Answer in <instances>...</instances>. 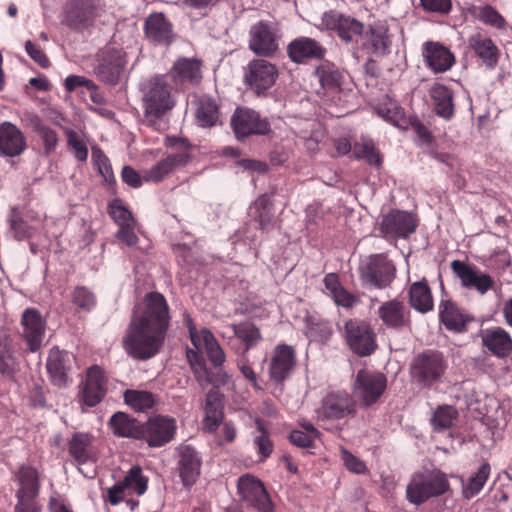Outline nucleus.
Masks as SVG:
<instances>
[{
    "mask_svg": "<svg viewBox=\"0 0 512 512\" xmlns=\"http://www.w3.org/2000/svg\"><path fill=\"white\" fill-rule=\"evenodd\" d=\"M170 309L165 297L150 292L143 307L133 312L122 338L126 354L138 361L149 360L162 350L170 327Z\"/></svg>",
    "mask_w": 512,
    "mask_h": 512,
    "instance_id": "1",
    "label": "nucleus"
},
{
    "mask_svg": "<svg viewBox=\"0 0 512 512\" xmlns=\"http://www.w3.org/2000/svg\"><path fill=\"white\" fill-rule=\"evenodd\" d=\"M143 108L142 122L160 131L166 125V117L176 105L174 90L166 76L157 75L141 84Z\"/></svg>",
    "mask_w": 512,
    "mask_h": 512,
    "instance_id": "2",
    "label": "nucleus"
},
{
    "mask_svg": "<svg viewBox=\"0 0 512 512\" xmlns=\"http://www.w3.org/2000/svg\"><path fill=\"white\" fill-rule=\"evenodd\" d=\"M447 368L448 363L443 352L437 349H426L412 358L409 374L413 383L431 388L442 379Z\"/></svg>",
    "mask_w": 512,
    "mask_h": 512,
    "instance_id": "3",
    "label": "nucleus"
},
{
    "mask_svg": "<svg viewBox=\"0 0 512 512\" xmlns=\"http://www.w3.org/2000/svg\"><path fill=\"white\" fill-rule=\"evenodd\" d=\"M450 489L447 476L440 471L417 473L407 486L406 494L410 503L420 505L429 498L443 495Z\"/></svg>",
    "mask_w": 512,
    "mask_h": 512,
    "instance_id": "4",
    "label": "nucleus"
},
{
    "mask_svg": "<svg viewBox=\"0 0 512 512\" xmlns=\"http://www.w3.org/2000/svg\"><path fill=\"white\" fill-rule=\"evenodd\" d=\"M343 335L350 350L360 357L373 354L377 348L376 334L366 320L348 319L344 323Z\"/></svg>",
    "mask_w": 512,
    "mask_h": 512,
    "instance_id": "5",
    "label": "nucleus"
},
{
    "mask_svg": "<svg viewBox=\"0 0 512 512\" xmlns=\"http://www.w3.org/2000/svg\"><path fill=\"white\" fill-rule=\"evenodd\" d=\"M68 455L79 468L95 465L101 454L99 440L89 432H75L67 442Z\"/></svg>",
    "mask_w": 512,
    "mask_h": 512,
    "instance_id": "6",
    "label": "nucleus"
},
{
    "mask_svg": "<svg viewBox=\"0 0 512 512\" xmlns=\"http://www.w3.org/2000/svg\"><path fill=\"white\" fill-rule=\"evenodd\" d=\"M277 67L268 60H251L244 68V82L257 95H264L278 78Z\"/></svg>",
    "mask_w": 512,
    "mask_h": 512,
    "instance_id": "7",
    "label": "nucleus"
},
{
    "mask_svg": "<svg viewBox=\"0 0 512 512\" xmlns=\"http://www.w3.org/2000/svg\"><path fill=\"white\" fill-rule=\"evenodd\" d=\"M248 47L258 56H273L279 49L277 25L267 21H259L252 25Z\"/></svg>",
    "mask_w": 512,
    "mask_h": 512,
    "instance_id": "8",
    "label": "nucleus"
},
{
    "mask_svg": "<svg viewBox=\"0 0 512 512\" xmlns=\"http://www.w3.org/2000/svg\"><path fill=\"white\" fill-rule=\"evenodd\" d=\"M296 365L295 348L285 343L276 345L268 361L269 379L276 384H283L292 375Z\"/></svg>",
    "mask_w": 512,
    "mask_h": 512,
    "instance_id": "9",
    "label": "nucleus"
},
{
    "mask_svg": "<svg viewBox=\"0 0 512 512\" xmlns=\"http://www.w3.org/2000/svg\"><path fill=\"white\" fill-rule=\"evenodd\" d=\"M387 387V378L381 372L361 369L357 372L354 382L356 394L365 407L375 404Z\"/></svg>",
    "mask_w": 512,
    "mask_h": 512,
    "instance_id": "10",
    "label": "nucleus"
},
{
    "mask_svg": "<svg viewBox=\"0 0 512 512\" xmlns=\"http://www.w3.org/2000/svg\"><path fill=\"white\" fill-rule=\"evenodd\" d=\"M148 487V478L143 475L139 465L132 466L123 480L115 483L107 490V501L115 506L122 502L131 492L143 495Z\"/></svg>",
    "mask_w": 512,
    "mask_h": 512,
    "instance_id": "11",
    "label": "nucleus"
},
{
    "mask_svg": "<svg viewBox=\"0 0 512 512\" xmlns=\"http://www.w3.org/2000/svg\"><path fill=\"white\" fill-rule=\"evenodd\" d=\"M356 414V401L344 390L332 391L322 400L319 410L320 420H340Z\"/></svg>",
    "mask_w": 512,
    "mask_h": 512,
    "instance_id": "12",
    "label": "nucleus"
},
{
    "mask_svg": "<svg viewBox=\"0 0 512 512\" xmlns=\"http://www.w3.org/2000/svg\"><path fill=\"white\" fill-rule=\"evenodd\" d=\"M241 500L260 512H272L273 504L263 483L250 474L242 475L237 482Z\"/></svg>",
    "mask_w": 512,
    "mask_h": 512,
    "instance_id": "13",
    "label": "nucleus"
},
{
    "mask_svg": "<svg viewBox=\"0 0 512 512\" xmlns=\"http://www.w3.org/2000/svg\"><path fill=\"white\" fill-rule=\"evenodd\" d=\"M176 429V420L173 417L155 415L143 423V437L140 440L145 441L150 447H161L174 438Z\"/></svg>",
    "mask_w": 512,
    "mask_h": 512,
    "instance_id": "14",
    "label": "nucleus"
},
{
    "mask_svg": "<svg viewBox=\"0 0 512 512\" xmlns=\"http://www.w3.org/2000/svg\"><path fill=\"white\" fill-rule=\"evenodd\" d=\"M21 338L25 341L29 352L40 349L46 333V320L36 308H27L23 311L21 320Z\"/></svg>",
    "mask_w": 512,
    "mask_h": 512,
    "instance_id": "15",
    "label": "nucleus"
},
{
    "mask_svg": "<svg viewBox=\"0 0 512 512\" xmlns=\"http://www.w3.org/2000/svg\"><path fill=\"white\" fill-rule=\"evenodd\" d=\"M231 126L237 139L250 135H265L270 125L258 112L249 108H237L231 117Z\"/></svg>",
    "mask_w": 512,
    "mask_h": 512,
    "instance_id": "16",
    "label": "nucleus"
},
{
    "mask_svg": "<svg viewBox=\"0 0 512 512\" xmlns=\"http://www.w3.org/2000/svg\"><path fill=\"white\" fill-rule=\"evenodd\" d=\"M99 64L96 67L98 78L108 84H116L126 65V54L122 49L106 46L98 54Z\"/></svg>",
    "mask_w": 512,
    "mask_h": 512,
    "instance_id": "17",
    "label": "nucleus"
},
{
    "mask_svg": "<svg viewBox=\"0 0 512 512\" xmlns=\"http://www.w3.org/2000/svg\"><path fill=\"white\" fill-rule=\"evenodd\" d=\"M322 25L328 29L333 30L345 43H351L354 37L362 35L365 30V25L361 21L336 11H329L322 16Z\"/></svg>",
    "mask_w": 512,
    "mask_h": 512,
    "instance_id": "18",
    "label": "nucleus"
},
{
    "mask_svg": "<svg viewBox=\"0 0 512 512\" xmlns=\"http://www.w3.org/2000/svg\"><path fill=\"white\" fill-rule=\"evenodd\" d=\"M418 225L416 217L401 210H393L384 215L380 223V231L385 238L406 239Z\"/></svg>",
    "mask_w": 512,
    "mask_h": 512,
    "instance_id": "19",
    "label": "nucleus"
},
{
    "mask_svg": "<svg viewBox=\"0 0 512 512\" xmlns=\"http://www.w3.org/2000/svg\"><path fill=\"white\" fill-rule=\"evenodd\" d=\"M451 268L463 287L475 290L480 295L486 294L494 286L493 278L488 274L482 273L473 265L460 260H454L451 263Z\"/></svg>",
    "mask_w": 512,
    "mask_h": 512,
    "instance_id": "20",
    "label": "nucleus"
},
{
    "mask_svg": "<svg viewBox=\"0 0 512 512\" xmlns=\"http://www.w3.org/2000/svg\"><path fill=\"white\" fill-rule=\"evenodd\" d=\"M391 44L388 25L382 21L369 25L368 30L362 35V49L376 57L389 54Z\"/></svg>",
    "mask_w": 512,
    "mask_h": 512,
    "instance_id": "21",
    "label": "nucleus"
},
{
    "mask_svg": "<svg viewBox=\"0 0 512 512\" xmlns=\"http://www.w3.org/2000/svg\"><path fill=\"white\" fill-rule=\"evenodd\" d=\"M178 471L184 487H192L200 476L202 459L199 452L191 445L178 448Z\"/></svg>",
    "mask_w": 512,
    "mask_h": 512,
    "instance_id": "22",
    "label": "nucleus"
},
{
    "mask_svg": "<svg viewBox=\"0 0 512 512\" xmlns=\"http://www.w3.org/2000/svg\"><path fill=\"white\" fill-rule=\"evenodd\" d=\"M325 54L326 49L318 41L309 37H298L287 46L289 59L297 64H305L314 59H322Z\"/></svg>",
    "mask_w": 512,
    "mask_h": 512,
    "instance_id": "23",
    "label": "nucleus"
},
{
    "mask_svg": "<svg viewBox=\"0 0 512 512\" xmlns=\"http://www.w3.org/2000/svg\"><path fill=\"white\" fill-rule=\"evenodd\" d=\"M106 393V379L104 371L98 365H93L87 370L81 399L89 407H94L101 402Z\"/></svg>",
    "mask_w": 512,
    "mask_h": 512,
    "instance_id": "24",
    "label": "nucleus"
},
{
    "mask_svg": "<svg viewBox=\"0 0 512 512\" xmlns=\"http://www.w3.org/2000/svg\"><path fill=\"white\" fill-rule=\"evenodd\" d=\"M72 355L58 347L50 349L46 369L51 379V382L58 387H65L68 384L69 377L68 371L71 367Z\"/></svg>",
    "mask_w": 512,
    "mask_h": 512,
    "instance_id": "25",
    "label": "nucleus"
},
{
    "mask_svg": "<svg viewBox=\"0 0 512 512\" xmlns=\"http://www.w3.org/2000/svg\"><path fill=\"white\" fill-rule=\"evenodd\" d=\"M26 149V138L23 132L13 123H0V154L15 157Z\"/></svg>",
    "mask_w": 512,
    "mask_h": 512,
    "instance_id": "26",
    "label": "nucleus"
},
{
    "mask_svg": "<svg viewBox=\"0 0 512 512\" xmlns=\"http://www.w3.org/2000/svg\"><path fill=\"white\" fill-rule=\"evenodd\" d=\"M377 314L387 328L402 329L410 324L409 310L402 301L397 299L382 303Z\"/></svg>",
    "mask_w": 512,
    "mask_h": 512,
    "instance_id": "27",
    "label": "nucleus"
},
{
    "mask_svg": "<svg viewBox=\"0 0 512 512\" xmlns=\"http://www.w3.org/2000/svg\"><path fill=\"white\" fill-rule=\"evenodd\" d=\"M200 349H187L186 355L190 367L193 371L194 377L200 386L206 387L211 384L214 387H219L226 382V375L222 372L216 374L211 373L207 367Z\"/></svg>",
    "mask_w": 512,
    "mask_h": 512,
    "instance_id": "28",
    "label": "nucleus"
},
{
    "mask_svg": "<svg viewBox=\"0 0 512 512\" xmlns=\"http://www.w3.org/2000/svg\"><path fill=\"white\" fill-rule=\"evenodd\" d=\"M369 259V263L360 267L362 279L378 288L386 287L393 278L394 268L384 261L385 258Z\"/></svg>",
    "mask_w": 512,
    "mask_h": 512,
    "instance_id": "29",
    "label": "nucleus"
},
{
    "mask_svg": "<svg viewBox=\"0 0 512 512\" xmlns=\"http://www.w3.org/2000/svg\"><path fill=\"white\" fill-rule=\"evenodd\" d=\"M146 37L157 44L168 45L172 42L174 33L172 24L163 13H152L145 20Z\"/></svg>",
    "mask_w": 512,
    "mask_h": 512,
    "instance_id": "30",
    "label": "nucleus"
},
{
    "mask_svg": "<svg viewBox=\"0 0 512 512\" xmlns=\"http://www.w3.org/2000/svg\"><path fill=\"white\" fill-rule=\"evenodd\" d=\"M468 44L488 68L493 69L497 65L500 52L487 35L476 32L468 38Z\"/></svg>",
    "mask_w": 512,
    "mask_h": 512,
    "instance_id": "31",
    "label": "nucleus"
},
{
    "mask_svg": "<svg viewBox=\"0 0 512 512\" xmlns=\"http://www.w3.org/2000/svg\"><path fill=\"white\" fill-rule=\"evenodd\" d=\"M95 14V6L87 0H71L65 9L64 22L73 29L88 25Z\"/></svg>",
    "mask_w": 512,
    "mask_h": 512,
    "instance_id": "32",
    "label": "nucleus"
},
{
    "mask_svg": "<svg viewBox=\"0 0 512 512\" xmlns=\"http://www.w3.org/2000/svg\"><path fill=\"white\" fill-rule=\"evenodd\" d=\"M423 55L428 67L436 73L449 70L455 62L450 50L437 42H427Z\"/></svg>",
    "mask_w": 512,
    "mask_h": 512,
    "instance_id": "33",
    "label": "nucleus"
},
{
    "mask_svg": "<svg viewBox=\"0 0 512 512\" xmlns=\"http://www.w3.org/2000/svg\"><path fill=\"white\" fill-rule=\"evenodd\" d=\"M222 395L212 389L207 393L204 407L205 417L203 428L209 433H215L224 418Z\"/></svg>",
    "mask_w": 512,
    "mask_h": 512,
    "instance_id": "34",
    "label": "nucleus"
},
{
    "mask_svg": "<svg viewBox=\"0 0 512 512\" xmlns=\"http://www.w3.org/2000/svg\"><path fill=\"white\" fill-rule=\"evenodd\" d=\"M109 426L117 437L140 440L143 437V423L124 412H116L109 420Z\"/></svg>",
    "mask_w": 512,
    "mask_h": 512,
    "instance_id": "35",
    "label": "nucleus"
},
{
    "mask_svg": "<svg viewBox=\"0 0 512 512\" xmlns=\"http://www.w3.org/2000/svg\"><path fill=\"white\" fill-rule=\"evenodd\" d=\"M188 159L189 155L186 152L168 155L144 172V180L146 182H160L176 167L185 165Z\"/></svg>",
    "mask_w": 512,
    "mask_h": 512,
    "instance_id": "36",
    "label": "nucleus"
},
{
    "mask_svg": "<svg viewBox=\"0 0 512 512\" xmlns=\"http://www.w3.org/2000/svg\"><path fill=\"white\" fill-rule=\"evenodd\" d=\"M483 345L499 358L507 357L512 351L510 335L500 327L487 329L482 336Z\"/></svg>",
    "mask_w": 512,
    "mask_h": 512,
    "instance_id": "37",
    "label": "nucleus"
},
{
    "mask_svg": "<svg viewBox=\"0 0 512 512\" xmlns=\"http://www.w3.org/2000/svg\"><path fill=\"white\" fill-rule=\"evenodd\" d=\"M440 319L447 330L457 333L467 331V325L473 320L472 317L463 313L454 303L446 302L440 311Z\"/></svg>",
    "mask_w": 512,
    "mask_h": 512,
    "instance_id": "38",
    "label": "nucleus"
},
{
    "mask_svg": "<svg viewBox=\"0 0 512 512\" xmlns=\"http://www.w3.org/2000/svg\"><path fill=\"white\" fill-rule=\"evenodd\" d=\"M436 114L446 120L454 115L452 92L444 85L435 84L430 89Z\"/></svg>",
    "mask_w": 512,
    "mask_h": 512,
    "instance_id": "39",
    "label": "nucleus"
},
{
    "mask_svg": "<svg viewBox=\"0 0 512 512\" xmlns=\"http://www.w3.org/2000/svg\"><path fill=\"white\" fill-rule=\"evenodd\" d=\"M319 83L323 89L337 90L340 89L344 82L343 73L331 62H324L315 70Z\"/></svg>",
    "mask_w": 512,
    "mask_h": 512,
    "instance_id": "40",
    "label": "nucleus"
},
{
    "mask_svg": "<svg viewBox=\"0 0 512 512\" xmlns=\"http://www.w3.org/2000/svg\"><path fill=\"white\" fill-rule=\"evenodd\" d=\"M409 302L415 310L421 313H426L433 309V298L427 283L415 282L411 285Z\"/></svg>",
    "mask_w": 512,
    "mask_h": 512,
    "instance_id": "41",
    "label": "nucleus"
},
{
    "mask_svg": "<svg viewBox=\"0 0 512 512\" xmlns=\"http://www.w3.org/2000/svg\"><path fill=\"white\" fill-rule=\"evenodd\" d=\"M19 489L16 494L38 495L40 490L39 473L31 466H21L16 474Z\"/></svg>",
    "mask_w": 512,
    "mask_h": 512,
    "instance_id": "42",
    "label": "nucleus"
},
{
    "mask_svg": "<svg viewBox=\"0 0 512 512\" xmlns=\"http://www.w3.org/2000/svg\"><path fill=\"white\" fill-rule=\"evenodd\" d=\"M235 336L244 343V353L255 347L261 340L259 328L252 322L244 321L231 326Z\"/></svg>",
    "mask_w": 512,
    "mask_h": 512,
    "instance_id": "43",
    "label": "nucleus"
},
{
    "mask_svg": "<svg viewBox=\"0 0 512 512\" xmlns=\"http://www.w3.org/2000/svg\"><path fill=\"white\" fill-rule=\"evenodd\" d=\"M334 331L332 324L325 319L309 317L306 321V335L311 340L325 344L327 343Z\"/></svg>",
    "mask_w": 512,
    "mask_h": 512,
    "instance_id": "44",
    "label": "nucleus"
},
{
    "mask_svg": "<svg viewBox=\"0 0 512 512\" xmlns=\"http://www.w3.org/2000/svg\"><path fill=\"white\" fill-rule=\"evenodd\" d=\"M256 431L253 436V445L256 449L258 459L264 462L274 451V443L271 440L269 431L265 428L264 423L258 419L256 421Z\"/></svg>",
    "mask_w": 512,
    "mask_h": 512,
    "instance_id": "45",
    "label": "nucleus"
},
{
    "mask_svg": "<svg viewBox=\"0 0 512 512\" xmlns=\"http://www.w3.org/2000/svg\"><path fill=\"white\" fill-rule=\"evenodd\" d=\"M197 123L202 127L214 126L219 120V111L215 101L209 97H201L196 109Z\"/></svg>",
    "mask_w": 512,
    "mask_h": 512,
    "instance_id": "46",
    "label": "nucleus"
},
{
    "mask_svg": "<svg viewBox=\"0 0 512 512\" xmlns=\"http://www.w3.org/2000/svg\"><path fill=\"white\" fill-rule=\"evenodd\" d=\"M175 77L180 81L198 82L201 79V64L196 59L183 58L174 64Z\"/></svg>",
    "mask_w": 512,
    "mask_h": 512,
    "instance_id": "47",
    "label": "nucleus"
},
{
    "mask_svg": "<svg viewBox=\"0 0 512 512\" xmlns=\"http://www.w3.org/2000/svg\"><path fill=\"white\" fill-rule=\"evenodd\" d=\"M14 353L11 342L0 341V375L9 379H14L19 370Z\"/></svg>",
    "mask_w": 512,
    "mask_h": 512,
    "instance_id": "48",
    "label": "nucleus"
},
{
    "mask_svg": "<svg viewBox=\"0 0 512 512\" xmlns=\"http://www.w3.org/2000/svg\"><path fill=\"white\" fill-rule=\"evenodd\" d=\"M124 400L136 412H145L154 407L155 395L148 391L126 390Z\"/></svg>",
    "mask_w": 512,
    "mask_h": 512,
    "instance_id": "49",
    "label": "nucleus"
},
{
    "mask_svg": "<svg viewBox=\"0 0 512 512\" xmlns=\"http://www.w3.org/2000/svg\"><path fill=\"white\" fill-rule=\"evenodd\" d=\"M9 226L10 233L19 241L29 239L36 230L33 225L28 224L27 220L24 219L22 213L16 207L11 209Z\"/></svg>",
    "mask_w": 512,
    "mask_h": 512,
    "instance_id": "50",
    "label": "nucleus"
},
{
    "mask_svg": "<svg viewBox=\"0 0 512 512\" xmlns=\"http://www.w3.org/2000/svg\"><path fill=\"white\" fill-rule=\"evenodd\" d=\"M352 156L358 160H365L368 164L376 167L381 164L379 152L370 139L362 138L355 142L352 148Z\"/></svg>",
    "mask_w": 512,
    "mask_h": 512,
    "instance_id": "51",
    "label": "nucleus"
},
{
    "mask_svg": "<svg viewBox=\"0 0 512 512\" xmlns=\"http://www.w3.org/2000/svg\"><path fill=\"white\" fill-rule=\"evenodd\" d=\"M202 347H204L207 357L215 367L223 365L225 362V353L213 333L208 329H202L201 348Z\"/></svg>",
    "mask_w": 512,
    "mask_h": 512,
    "instance_id": "52",
    "label": "nucleus"
},
{
    "mask_svg": "<svg viewBox=\"0 0 512 512\" xmlns=\"http://www.w3.org/2000/svg\"><path fill=\"white\" fill-rule=\"evenodd\" d=\"M251 210L254 220L258 222L262 230L268 231L273 227L272 206L266 197H259Z\"/></svg>",
    "mask_w": 512,
    "mask_h": 512,
    "instance_id": "53",
    "label": "nucleus"
},
{
    "mask_svg": "<svg viewBox=\"0 0 512 512\" xmlns=\"http://www.w3.org/2000/svg\"><path fill=\"white\" fill-rule=\"evenodd\" d=\"M490 471L491 467L489 463L484 462L481 464L477 472L469 477L463 488V494L466 498L474 497L482 490L490 475Z\"/></svg>",
    "mask_w": 512,
    "mask_h": 512,
    "instance_id": "54",
    "label": "nucleus"
},
{
    "mask_svg": "<svg viewBox=\"0 0 512 512\" xmlns=\"http://www.w3.org/2000/svg\"><path fill=\"white\" fill-rule=\"evenodd\" d=\"M458 417L457 410L450 405L439 406L433 413L431 424L436 431H443L452 427Z\"/></svg>",
    "mask_w": 512,
    "mask_h": 512,
    "instance_id": "55",
    "label": "nucleus"
},
{
    "mask_svg": "<svg viewBox=\"0 0 512 512\" xmlns=\"http://www.w3.org/2000/svg\"><path fill=\"white\" fill-rule=\"evenodd\" d=\"M108 213L114 222L120 227H128L129 225L135 224V220L128 210V208L124 205L123 201L115 198L111 200L108 204Z\"/></svg>",
    "mask_w": 512,
    "mask_h": 512,
    "instance_id": "56",
    "label": "nucleus"
},
{
    "mask_svg": "<svg viewBox=\"0 0 512 512\" xmlns=\"http://www.w3.org/2000/svg\"><path fill=\"white\" fill-rule=\"evenodd\" d=\"M475 16L485 25L499 30H504L506 28V20L491 5H485L477 8Z\"/></svg>",
    "mask_w": 512,
    "mask_h": 512,
    "instance_id": "57",
    "label": "nucleus"
},
{
    "mask_svg": "<svg viewBox=\"0 0 512 512\" xmlns=\"http://www.w3.org/2000/svg\"><path fill=\"white\" fill-rule=\"evenodd\" d=\"M377 114L388 122L397 124L403 117V110L397 103L386 97L383 102L376 107Z\"/></svg>",
    "mask_w": 512,
    "mask_h": 512,
    "instance_id": "58",
    "label": "nucleus"
},
{
    "mask_svg": "<svg viewBox=\"0 0 512 512\" xmlns=\"http://www.w3.org/2000/svg\"><path fill=\"white\" fill-rule=\"evenodd\" d=\"M92 161L105 181L110 182L114 179L110 161L98 146L92 147Z\"/></svg>",
    "mask_w": 512,
    "mask_h": 512,
    "instance_id": "59",
    "label": "nucleus"
},
{
    "mask_svg": "<svg viewBox=\"0 0 512 512\" xmlns=\"http://www.w3.org/2000/svg\"><path fill=\"white\" fill-rule=\"evenodd\" d=\"M72 302L79 309L90 311L96 305V298L87 287L77 286L72 292Z\"/></svg>",
    "mask_w": 512,
    "mask_h": 512,
    "instance_id": "60",
    "label": "nucleus"
},
{
    "mask_svg": "<svg viewBox=\"0 0 512 512\" xmlns=\"http://www.w3.org/2000/svg\"><path fill=\"white\" fill-rule=\"evenodd\" d=\"M65 134L67 136L68 146L73 150L75 158L81 162L86 161L88 158V149L84 141L74 130L66 129Z\"/></svg>",
    "mask_w": 512,
    "mask_h": 512,
    "instance_id": "61",
    "label": "nucleus"
},
{
    "mask_svg": "<svg viewBox=\"0 0 512 512\" xmlns=\"http://www.w3.org/2000/svg\"><path fill=\"white\" fill-rule=\"evenodd\" d=\"M340 452L341 459L348 471L355 474H366L368 472L366 464L346 448L341 447Z\"/></svg>",
    "mask_w": 512,
    "mask_h": 512,
    "instance_id": "62",
    "label": "nucleus"
},
{
    "mask_svg": "<svg viewBox=\"0 0 512 512\" xmlns=\"http://www.w3.org/2000/svg\"><path fill=\"white\" fill-rule=\"evenodd\" d=\"M331 297L333 298L336 305L342 306L347 309L353 308L360 301L358 296L350 293L344 287L337 291L336 293H334Z\"/></svg>",
    "mask_w": 512,
    "mask_h": 512,
    "instance_id": "63",
    "label": "nucleus"
},
{
    "mask_svg": "<svg viewBox=\"0 0 512 512\" xmlns=\"http://www.w3.org/2000/svg\"><path fill=\"white\" fill-rule=\"evenodd\" d=\"M18 502L15 506V512H38L39 508L36 502L38 495L16 494Z\"/></svg>",
    "mask_w": 512,
    "mask_h": 512,
    "instance_id": "64",
    "label": "nucleus"
}]
</instances>
